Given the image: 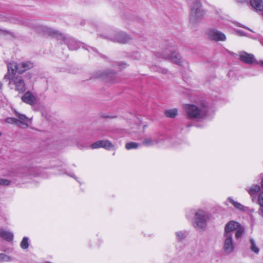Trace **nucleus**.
I'll list each match as a JSON object with an SVG mask.
<instances>
[{
    "mask_svg": "<svg viewBox=\"0 0 263 263\" xmlns=\"http://www.w3.org/2000/svg\"><path fill=\"white\" fill-rule=\"evenodd\" d=\"M186 117L190 119H203L207 115L209 108L204 102L184 105Z\"/></svg>",
    "mask_w": 263,
    "mask_h": 263,
    "instance_id": "nucleus-1",
    "label": "nucleus"
},
{
    "mask_svg": "<svg viewBox=\"0 0 263 263\" xmlns=\"http://www.w3.org/2000/svg\"><path fill=\"white\" fill-rule=\"evenodd\" d=\"M19 23L22 25L31 27L40 33H43L49 35L55 36L59 39L65 40V37L57 30L39 24L36 21L22 18L19 21Z\"/></svg>",
    "mask_w": 263,
    "mask_h": 263,
    "instance_id": "nucleus-2",
    "label": "nucleus"
},
{
    "mask_svg": "<svg viewBox=\"0 0 263 263\" xmlns=\"http://www.w3.org/2000/svg\"><path fill=\"white\" fill-rule=\"evenodd\" d=\"M12 70H13L12 69ZM4 79L9 81V86L11 89H14L19 92L25 91V84L24 81L20 75L16 74L15 72L7 69V72L4 77Z\"/></svg>",
    "mask_w": 263,
    "mask_h": 263,
    "instance_id": "nucleus-3",
    "label": "nucleus"
},
{
    "mask_svg": "<svg viewBox=\"0 0 263 263\" xmlns=\"http://www.w3.org/2000/svg\"><path fill=\"white\" fill-rule=\"evenodd\" d=\"M204 15V12L202 8V5L200 2H193L191 8L190 21L195 24L200 21Z\"/></svg>",
    "mask_w": 263,
    "mask_h": 263,
    "instance_id": "nucleus-4",
    "label": "nucleus"
},
{
    "mask_svg": "<svg viewBox=\"0 0 263 263\" xmlns=\"http://www.w3.org/2000/svg\"><path fill=\"white\" fill-rule=\"evenodd\" d=\"M209 218V213L202 210H198L195 213L194 227L197 229H204Z\"/></svg>",
    "mask_w": 263,
    "mask_h": 263,
    "instance_id": "nucleus-5",
    "label": "nucleus"
},
{
    "mask_svg": "<svg viewBox=\"0 0 263 263\" xmlns=\"http://www.w3.org/2000/svg\"><path fill=\"white\" fill-rule=\"evenodd\" d=\"M156 56L158 58L170 60L173 63L181 65L182 63V60L180 54L171 49H165L161 52L156 53Z\"/></svg>",
    "mask_w": 263,
    "mask_h": 263,
    "instance_id": "nucleus-6",
    "label": "nucleus"
},
{
    "mask_svg": "<svg viewBox=\"0 0 263 263\" xmlns=\"http://www.w3.org/2000/svg\"><path fill=\"white\" fill-rule=\"evenodd\" d=\"M33 63L30 61H24L20 63L11 62L7 64V69L18 73H23L26 71L33 68Z\"/></svg>",
    "mask_w": 263,
    "mask_h": 263,
    "instance_id": "nucleus-7",
    "label": "nucleus"
},
{
    "mask_svg": "<svg viewBox=\"0 0 263 263\" xmlns=\"http://www.w3.org/2000/svg\"><path fill=\"white\" fill-rule=\"evenodd\" d=\"M223 248L224 252L228 254L232 253L234 251L235 246L233 240V235L224 234Z\"/></svg>",
    "mask_w": 263,
    "mask_h": 263,
    "instance_id": "nucleus-8",
    "label": "nucleus"
},
{
    "mask_svg": "<svg viewBox=\"0 0 263 263\" xmlns=\"http://www.w3.org/2000/svg\"><path fill=\"white\" fill-rule=\"evenodd\" d=\"M208 35L210 39L216 42H223L227 39L226 35L223 33L213 28L208 31Z\"/></svg>",
    "mask_w": 263,
    "mask_h": 263,
    "instance_id": "nucleus-9",
    "label": "nucleus"
},
{
    "mask_svg": "<svg viewBox=\"0 0 263 263\" xmlns=\"http://www.w3.org/2000/svg\"><path fill=\"white\" fill-rule=\"evenodd\" d=\"M239 59L242 62L247 64H252L255 61V59L253 54L248 53L244 51L239 52Z\"/></svg>",
    "mask_w": 263,
    "mask_h": 263,
    "instance_id": "nucleus-10",
    "label": "nucleus"
},
{
    "mask_svg": "<svg viewBox=\"0 0 263 263\" xmlns=\"http://www.w3.org/2000/svg\"><path fill=\"white\" fill-rule=\"evenodd\" d=\"M108 38L114 42L120 43H126L131 40V37L124 32L117 33L115 36H109Z\"/></svg>",
    "mask_w": 263,
    "mask_h": 263,
    "instance_id": "nucleus-11",
    "label": "nucleus"
},
{
    "mask_svg": "<svg viewBox=\"0 0 263 263\" xmlns=\"http://www.w3.org/2000/svg\"><path fill=\"white\" fill-rule=\"evenodd\" d=\"M15 114L18 118L17 126L22 128H26L28 127L27 122L29 121V118L25 115L21 114L16 111H15Z\"/></svg>",
    "mask_w": 263,
    "mask_h": 263,
    "instance_id": "nucleus-12",
    "label": "nucleus"
},
{
    "mask_svg": "<svg viewBox=\"0 0 263 263\" xmlns=\"http://www.w3.org/2000/svg\"><path fill=\"white\" fill-rule=\"evenodd\" d=\"M241 224L235 221H230L228 222L224 228V234L233 235L232 232L236 230Z\"/></svg>",
    "mask_w": 263,
    "mask_h": 263,
    "instance_id": "nucleus-13",
    "label": "nucleus"
},
{
    "mask_svg": "<svg viewBox=\"0 0 263 263\" xmlns=\"http://www.w3.org/2000/svg\"><path fill=\"white\" fill-rule=\"evenodd\" d=\"M23 102L30 105H33L36 103V98L30 91L26 92L22 97Z\"/></svg>",
    "mask_w": 263,
    "mask_h": 263,
    "instance_id": "nucleus-14",
    "label": "nucleus"
},
{
    "mask_svg": "<svg viewBox=\"0 0 263 263\" xmlns=\"http://www.w3.org/2000/svg\"><path fill=\"white\" fill-rule=\"evenodd\" d=\"M246 190L252 197L255 196L260 191V187L259 185L253 184L251 186L246 188Z\"/></svg>",
    "mask_w": 263,
    "mask_h": 263,
    "instance_id": "nucleus-15",
    "label": "nucleus"
},
{
    "mask_svg": "<svg viewBox=\"0 0 263 263\" xmlns=\"http://www.w3.org/2000/svg\"><path fill=\"white\" fill-rule=\"evenodd\" d=\"M250 4L256 11H262L263 10V2L262 0H251Z\"/></svg>",
    "mask_w": 263,
    "mask_h": 263,
    "instance_id": "nucleus-16",
    "label": "nucleus"
},
{
    "mask_svg": "<svg viewBox=\"0 0 263 263\" xmlns=\"http://www.w3.org/2000/svg\"><path fill=\"white\" fill-rule=\"evenodd\" d=\"M0 237L8 241H11L13 240V234L12 233L10 232L5 230H1Z\"/></svg>",
    "mask_w": 263,
    "mask_h": 263,
    "instance_id": "nucleus-17",
    "label": "nucleus"
},
{
    "mask_svg": "<svg viewBox=\"0 0 263 263\" xmlns=\"http://www.w3.org/2000/svg\"><path fill=\"white\" fill-rule=\"evenodd\" d=\"M160 142V140H157L156 139H151L146 138H144L142 141V144L146 146H151L154 145L155 144H158Z\"/></svg>",
    "mask_w": 263,
    "mask_h": 263,
    "instance_id": "nucleus-18",
    "label": "nucleus"
},
{
    "mask_svg": "<svg viewBox=\"0 0 263 263\" xmlns=\"http://www.w3.org/2000/svg\"><path fill=\"white\" fill-rule=\"evenodd\" d=\"M258 203L260 207L258 210L259 214L263 217V192H261L258 197Z\"/></svg>",
    "mask_w": 263,
    "mask_h": 263,
    "instance_id": "nucleus-19",
    "label": "nucleus"
},
{
    "mask_svg": "<svg viewBox=\"0 0 263 263\" xmlns=\"http://www.w3.org/2000/svg\"><path fill=\"white\" fill-rule=\"evenodd\" d=\"M228 200L229 201V202L232 203L233 206L237 209L240 210V211H245L246 207L242 205L241 203L235 201L232 198L229 197L228 198Z\"/></svg>",
    "mask_w": 263,
    "mask_h": 263,
    "instance_id": "nucleus-20",
    "label": "nucleus"
},
{
    "mask_svg": "<svg viewBox=\"0 0 263 263\" xmlns=\"http://www.w3.org/2000/svg\"><path fill=\"white\" fill-rule=\"evenodd\" d=\"M178 114V110L176 108L166 110L165 111V115L168 118H174Z\"/></svg>",
    "mask_w": 263,
    "mask_h": 263,
    "instance_id": "nucleus-21",
    "label": "nucleus"
},
{
    "mask_svg": "<svg viewBox=\"0 0 263 263\" xmlns=\"http://www.w3.org/2000/svg\"><path fill=\"white\" fill-rule=\"evenodd\" d=\"M80 43L78 42L71 40L68 44V47L69 49L74 50L78 49L80 47Z\"/></svg>",
    "mask_w": 263,
    "mask_h": 263,
    "instance_id": "nucleus-22",
    "label": "nucleus"
},
{
    "mask_svg": "<svg viewBox=\"0 0 263 263\" xmlns=\"http://www.w3.org/2000/svg\"><path fill=\"white\" fill-rule=\"evenodd\" d=\"M236 231L235 238L236 239H238L242 236L245 232V228L240 225Z\"/></svg>",
    "mask_w": 263,
    "mask_h": 263,
    "instance_id": "nucleus-23",
    "label": "nucleus"
},
{
    "mask_svg": "<svg viewBox=\"0 0 263 263\" xmlns=\"http://www.w3.org/2000/svg\"><path fill=\"white\" fill-rule=\"evenodd\" d=\"M20 247L22 249L25 250L29 247V239L27 237H23L20 243Z\"/></svg>",
    "mask_w": 263,
    "mask_h": 263,
    "instance_id": "nucleus-24",
    "label": "nucleus"
},
{
    "mask_svg": "<svg viewBox=\"0 0 263 263\" xmlns=\"http://www.w3.org/2000/svg\"><path fill=\"white\" fill-rule=\"evenodd\" d=\"M12 260V258L4 253H0V262H9Z\"/></svg>",
    "mask_w": 263,
    "mask_h": 263,
    "instance_id": "nucleus-25",
    "label": "nucleus"
},
{
    "mask_svg": "<svg viewBox=\"0 0 263 263\" xmlns=\"http://www.w3.org/2000/svg\"><path fill=\"white\" fill-rule=\"evenodd\" d=\"M175 234L178 241L183 240L186 236V233L185 231H178L175 233Z\"/></svg>",
    "mask_w": 263,
    "mask_h": 263,
    "instance_id": "nucleus-26",
    "label": "nucleus"
},
{
    "mask_svg": "<svg viewBox=\"0 0 263 263\" xmlns=\"http://www.w3.org/2000/svg\"><path fill=\"white\" fill-rule=\"evenodd\" d=\"M114 145L108 140H103V148L106 149L114 148Z\"/></svg>",
    "mask_w": 263,
    "mask_h": 263,
    "instance_id": "nucleus-27",
    "label": "nucleus"
},
{
    "mask_svg": "<svg viewBox=\"0 0 263 263\" xmlns=\"http://www.w3.org/2000/svg\"><path fill=\"white\" fill-rule=\"evenodd\" d=\"M139 144L137 143L131 142L127 143L125 145V148L127 149H136L138 147Z\"/></svg>",
    "mask_w": 263,
    "mask_h": 263,
    "instance_id": "nucleus-28",
    "label": "nucleus"
},
{
    "mask_svg": "<svg viewBox=\"0 0 263 263\" xmlns=\"http://www.w3.org/2000/svg\"><path fill=\"white\" fill-rule=\"evenodd\" d=\"M103 148V140H99L97 141L91 145V148L96 149L98 148Z\"/></svg>",
    "mask_w": 263,
    "mask_h": 263,
    "instance_id": "nucleus-29",
    "label": "nucleus"
},
{
    "mask_svg": "<svg viewBox=\"0 0 263 263\" xmlns=\"http://www.w3.org/2000/svg\"><path fill=\"white\" fill-rule=\"evenodd\" d=\"M251 249L254 252L257 253L259 252L258 248L256 246L255 243L253 239H250Z\"/></svg>",
    "mask_w": 263,
    "mask_h": 263,
    "instance_id": "nucleus-30",
    "label": "nucleus"
},
{
    "mask_svg": "<svg viewBox=\"0 0 263 263\" xmlns=\"http://www.w3.org/2000/svg\"><path fill=\"white\" fill-rule=\"evenodd\" d=\"M11 181L7 179L0 178V186H8L10 184Z\"/></svg>",
    "mask_w": 263,
    "mask_h": 263,
    "instance_id": "nucleus-31",
    "label": "nucleus"
},
{
    "mask_svg": "<svg viewBox=\"0 0 263 263\" xmlns=\"http://www.w3.org/2000/svg\"><path fill=\"white\" fill-rule=\"evenodd\" d=\"M6 122L9 124H14L17 125L18 120L14 118H8L6 119Z\"/></svg>",
    "mask_w": 263,
    "mask_h": 263,
    "instance_id": "nucleus-32",
    "label": "nucleus"
},
{
    "mask_svg": "<svg viewBox=\"0 0 263 263\" xmlns=\"http://www.w3.org/2000/svg\"><path fill=\"white\" fill-rule=\"evenodd\" d=\"M8 33V31L0 29V34H6Z\"/></svg>",
    "mask_w": 263,
    "mask_h": 263,
    "instance_id": "nucleus-33",
    "label": "nucleus"
},
{
    "mask_svg": "<svg viewBox=\"0 0 263 263\" xmlns=\"http://www.w3.org/2000/svg\"><path fill=\"white\" fill-rule=\"evenodd\" d=\"M114 75H115V73L112 72H109V73H107V76L109 78H110L111 79H112V78L114 76Z\"/></svg>",
    "mask_w": 263,
    "mask_h": 263,
    "instance_id": "nucleus-34",
    "label": "nucleus"
},
{
    "mask_svg": "<svg viewBox=\"0 0 263 263\" xmlns=\"http://www.w3.org/2000/svg\"><path fill=\"white\" fill-rule=\"evenodd\" d=\"M256 63L263 67V61H257L256 62Z\"/></svg>",
    "mask_w": 263,
    "mask_h": 263,
    "instance_id": "nucleus-35",
    "label": "nucleus"
},
{
    "mask_svg": "<svg viewBox=\"0 0 263 263\" xmlns=\"http://www.w3.org/2000/svg\"><path fill=\"white\" fill-rule=\"evenodd\" d=\"M229 53L232 55H234V56H235V58H236V57L238 56V55L237 54H235V53L233 52H231V51H229Z\"/></svg>",
    "mask_w": 263,
    "mask_h": 263,
    "instance_id": "nucleus-36",
    "label": "nucleus"
},
{
    "mask_svg": "<svg viewBox=\"0 0 263 263\" xmlns=\"http://www.w3.org/2000/svg\"><path fill=\"white\" fill-rule=\"evenodd\" d=\"M162 72L164 74H166L168 72L167 69H163Z\"/></svg>",
    "mask_w": 263,
    "mask_h": 263,
    "instance_id": "nucleus-37",
    "label": "nucleus"
},
{
    "mask_svg": "<svg viewBox=\"0 0 263 263\" xmlns=\"http://www.w3.org/2000/svg\"><path fill=\"white\" fill-rule=\"evenodd\" d=\"M70 177H73V178H74L76 180H77V181L78 180V178L76 177L74 175H69Z\"/></svg>",
    "mask_w": 263,
    "mask_h": 263,
    "instance_id": "nucleus-38",
    "label": "nucleus"
},
{
    "mask_svg": "<svg viewBox=\"0 0 263 263\" xmlns=\"http://www.w3.org/2000/svg\"><path fill=\"white\" fill-rule=\"evenodd\" d=\"M238 33H239L241 35H243V33H242V31H238Z\"/></svg>",
    "mask_w": 263,
    "mask_h": 263,
    "instance_id": "nucleus-39",
    "label": "nucleus"
},
{
    "mask_svg": "<svg viewBox=\"0 0 263 263\" xmlns=\"http://www.w3.org/2000/svg\"><path fill=\"white\" fill-rule=\"evenodd\" d=\"M3 87V84L1 82H0V89L2 88Z\"/></svg>",
    "mask_w": 263,
    "mask_h": 263,
    "instance_id": "nucleus-40",
    "label": "nucleus"
},
{
    "mask_svg": "<svg viewBox=\"0 0 263 263\" xmlns=\"http://www.w3.org/2000/svg\"><path fill=\"white\" fill-rule=\"evenodd\" d=\"M89 48H90V49H91L92 50H94V49L92 47H89Z\"/></svg>",
    "mask_w": 263,
    "mask_h": 263,
    "instance_id": "nucleus-41",
    "label": "nucleus"
},
{
    "mask_svg": "<svg viewBox=\"0 0 263 263\" xmlns=\"http://www.w3.org/2000/svg\"><path fill=\"white\" fill-rule=\"evenodd\" d=\"M122 64L124 65L123 66H122L121 68H123L124 67V66L126 65L125 63H122Z\"/></svg>",
    "mask_w": 263,
    "mask_h": 263,
    "instance_id": "nucleus-42",
    "label": "nucleus"
},
{
    "mask_svg": "<svg viewBox=\"0 0 263 263\" xmlns=\"http://www.w3.org/2000/svg\"><path fill=\"white\" fill-rule=\"evenodd\" d=\"M107 73H106V74H105V76H103V77H105V76H106L107 77H108L107 76Z\"/></svg>",
    "mask_w": 263,
    "mask_h": 263,
    "instance_id": "nucleus-43",
    "label": "nucleus"
},
{
    "mask_svg": "<svg viewBox=\"0 0 263 263\" xmlns=\"http://www.w3.org/2000/svg\"><path fill=\"white\" fill-rule=\"evenodd\" d=\"M107 73H106V74H105V76H103V77H105V76H106L107 77H108L107 76Z\"/></svg>",
    "mask_w": 263,
    "mask_h": 263,
    "instance_id": "nucleus-44",
    "label": "nucleus"
},
{
    "mask_svg": "<svg viewBox=\"0 0 263 263\" xmlns=\"http://www.w3.org/2000/svg\"><path fill=\"white\" fill-rule=\"evenodd\" d=\"M1 135H2V134H1V133L0 132V136H1Z\"/></svg>",
    "mask_w": 263,
    "mask_h": 263,
    "instance_id": "nucleus-45",
    "label": "nucleus"
}]
</instances>
